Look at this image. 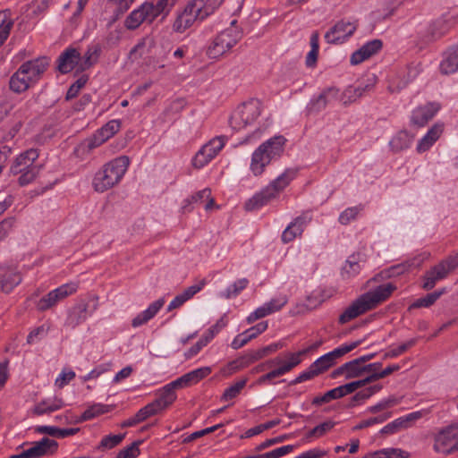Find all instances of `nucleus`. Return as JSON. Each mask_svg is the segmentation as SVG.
Returning <instances> with one entry per match:
<instances>
[{
  "label": "nucleus",
  "instance_id": "23",
  "mask_svg": "<svg viewBox=\"0 0 458 458\" xmlns=\"http://www.w3.org/2000/svg\"><path fill=\"white\" fill-rule=\"evenodd\" d=\"M21 282V276L16 267H0V289L5 293H11Z\"/></svg>",
  "mask_w": 458,
  "mask_h": 458
},
{
  "label": "nucleus",
  "instance_id": "46",
  "mask_svg": "<svg viewBox=\"0 0 458 458\" xmlns=\"http://www.w3.org/2000/svg\"><path fill=\"white\" fill-rule=\"evenodd\" d=\"M334 426L335 423L332 421H326L318 425L317 427H315L307 433L306 440L310 442L313 439H317L323 437L325 434L330 431L334 428Z\"/></svg>",
  "mask_w": 458,
  "mask_h": 458
},
{
  "label": "nucleus",
  "instance_id": "12",
  "mask_svg": "<svg viewBox=\"0 0 458 458\" xmlns=\"http://www.w3.org/2000/svg\"><path fill=\"white\" fill-rule=\"evenodd\" d=\"M241 33L232 26L219 33L207 49L208 57H220L226 54L238 41Z\"/></svg>",
  "mask_w": 458,
  "mask_h": 458
},
{
  "label": "nucleus",
  "instance_id": "37",
  "mask_svg": "<svg viewBox=\"0 0 458 458\" xmlns=\"http://www.w3.org/2000/svg\"><path fill=\"white\" fill-rule=\"evenodd\" d=\"M64 406V401L59 397L47 398L38 403L33 409L36 415H42L45 413H51L58 411Z\"/></svg>",
  "mask_w": 458,
  "mask_h": 458
},
{
  "label": "nucleus",
  "instance_id": "20",
  "mask_svg": "<svg viewBox=\"0 0 458 458\" xmlns=\"http://www.w3.org/2000/svg\"><path fill=\"white\" fill-rule=\"evenodd\" d=\"M440 108L441 105L437 102H428L416 107L411 115V124L418 127L425 126L437 114Z\"/></svg>",
  "mask_w": 458,
  "mask_h": 458
},
{
  "label": "nucleus",
  "instance_id": "64",
  "mask_svg": "<svg viewBox=\"0 0 458 458\" xmlns=\"http://www.w3.org/2000/svg\"><path fill=\"white\" fill-rule=\"evenodd\" d=\"M14 224L13 218H6L0 222V242L8 235Z\"/></svg>",
  "mask_w": 458,
  "mask_h": 458
},
{
  "label": "nucleus",
  "instance_id": "31",
  "mask_svg": "<svg viewBox=\"0 0 458 458\" xmlns=\"http://www.w3.org/2000/svg\"><path fill=\"white\" fill-rule=\"evenodd\" d=\"M206 285V280L202 279L196 284L189 286L182 293L174 297V299L169 303L167 310L171 311L174 309L181 307L184 302L192 298L197 293H199Z\"/></svg>",
  "mask_w": 458,
  "mask_h": 458
},
{
  "label": "nucleus",
  "instance_id": "35",
  "mask_svg": "<svg viewBox=\"0 0 458 458\" xmlns=\"http://www.w3.org/2000/svg\"><path fill=\"white\" fill-rule=\"evenodd\" d=\"M372 89V84L347 87L340 96V101L344 105H350L364 96V94Z\"/></svg>",
  "mask_w": 458,
  "mask_h": 458
},
{
  "label": "nucleus",
  "instance_id": "8",
  "mask_svg": "<svg viewBox=\"0 0 458 458\" xmlns=\"http://www.w3.org/2000/svg\"><path fill=\"white\" fill-rule=\"evenodd\" d=\"M46 69L42 59H30L24 63L10 80V89L17 93L25 91Z\"/></svg>",
  "mask_w": 458,
  "mask_h": 458
},
{
  "label": "nucleus",
  "instance_id": "21",
  "mask_svg": "<svg viewBox=\"0 0 458 458\" xmlns=\"http://www.w3.org/2000/svg\"><path fill=\"white\" fill-rule=\"evenodd\" d=\"M287 301L288 298L286 295H279L270 300L249 315L247 318L248 323H253L259 318L279 311L287 303Z\"/></svg>",
  "mask_w": 458,
  "mask_h": 458
},
{
  "label": "nucleus",
  "instance_id": "48",
  "mask_svg": "<svg viewBox=\"0 0 458 458\" xmlns=\"http://www.w3.org/2000/svg\"><path fill=\"white\" fill-rule=\"evenodd\" d=\"M417 343V339L412 338L408 340L407 342L394 347L390 348L384 355L385 359H391L398 357L399 355L404 353L407 350L414 346Z\"/></svg>",
  "mask_w": 458,
  "mask_h": 458
},
{
  "label": "nucleus",
  "instance_id": "33",
  "mask_svg": "<svg viewBox=\"0 0 458 458\" xmlns=\"http://www.w3.org/2000/svg\"><path fill=\"white\" fill-rule=\"evenodd\" d=\"M93 64L92 59H60L58 70L62 73H67L72 71L78 73L88 69Z\"/></svg>",
  "mask_w": 458,
  "mask_h": 458
},
{
  "label": "nucleus",
  "instance_id": "13",
  "mask_svg": "<svg viewBox=\"0 0 458 458\" xmlns=\"http://www.w3.org/2000/svg\"><path fill=\"white\" fill-rule=\"evenodd\" d=\"M227 142V137L216 136L201 147L192 159L195 168H202L214 159Z\"/></svg>",
  "mask_w": 458,
  "mask_h": 458
},
{
  "label": "nucleus",
  "instance_id": "2",
  "mask_svg": "<svg viewBox=\"0 0 458 458\" xmlns=\"http://www.w3.org/2000/svg\"><path fill=\"white\" fill-rule=\"evenodd\" d=\"M130 165L127 156H120L105 164L94 175L92 187L97 192H105L116 186Z\"/></svg>",
  "mask_w": 458,
  "mask_h": 458
},
{
  "label": "nucleus",
  "instance_id": "58",
  "mask_svg": "<svg viewBox=\"0 0 458 458\" xmlns=\"http://www.w3.org/2000/svg\"><path fill=\"white\" fill-rule=\"evenodd\" d=\"M439 70L445 75L456 72L458 71V59H442L439 64Z\"/></svg>",
  "mask_w": 458,
  "mask_h": 458
},
{
  "label": "nucleus",
  "instance_id": "17",
  "mask_svg": "<svg viewBox=\"0 0 458 458\" xmlns=\"http://www.w3.org/2000/svg\"><path fill=\"white\" fill-rule=\"evenodd\" d=\"M360 341H354L348 344H344L339 347L334 349L333 351L324 354L323 356L317 359L312 366L318 372V374L323 373L331 368L338 359L345 355L346 353L352 352L356 347L360 345Z\"/></svg>",
  "mask_w": 458,
  "mask_h": 458
},
{
  "label": "nucleus",
  "instance_id": "6",
  "mask_svg": "<svg viewBox=\"0 0 458 458\" xmlns=\"http://www.w3.org/2000/svg\"><path fill=\"white\" fill-rule=\"evenodd\" d=\"M295 170H285L266 188L248 199L245 203V208L249 211H252L259 209L268 204L271 200L278 197L279 193L295 178Z\"/></svg>",
  "mask_w": 458,
  "mask_h": 458
},
{
  "label": "nucleus",
  "instance_id": "27",
  "mask_svg": "<svg viewBox=\"0 0 458 458\" xmlns=\"http://www.w3.org/2000/svg\"><path fill=\"white\" fill-rule=\"evenodd\" d=\"M57 445L56 441L44 437L40 441L32 443L28 450L31 458H39L54 454L57 449Z\"/></svg>",
  "mask_w": 458,
  "mask_h": 458
},
{
  "label": "nucleus",
  "instance_id": "45",
  "mask_svg": "<svg viewBox=\"0 0 458 458\" xmlns=\"http://www.w3.org/2000/svg\"><path fill=\"white\" fill-rule=\"evenodd\" d=\"M380 369L381 368H375V370H370L369 373H367L365 375L366 377L363 379L350 382L349 384L351 386L352 392L356 391L358 388L362 387L369 383H372L374 381L381 379L382 377L379 372Z\"/></svg>",
  "mask_w": 458,
  "mask_h": 458
},
{
  "label": "nucleus",
  "instance_id": "60",
  "mask_svg": "<svg viewBox=\"0 0 458 458\" xmlns=\"http://www.w3.org/2000/svg\"><path fill=\"white\" fill-rule=\"evenodd\" d=\"M382 389L381 385L371 386L362 391L358 392L352 398L353 402H360L369 399L373 394L378 393Z\"/></svg>",
  "mask_w": 458,
  "mask_h": 458
},
{
  "label": "nucleus",
  "instance_id": "39",
  "mask_svg": "<svg viewBox=\"0 0 458 458\" xmlns=\"http://www.w3.org/2000/svg\"><path fill=\"white\" fill-rule=\"evenodd\" d=\"M413 141V136L407 131H400L390 140V147L395 152L408 148Z\"/></svg>",
  "mask_w": 458,
  "mask_h": 458
},
{
  "label": "nucleus",
  "instance_id": "47",
  "mask_svg": "<svg viewBox=\"0 0 458 458\" xmlns=\"http://www.w3.org/2000/svg\"><path fill=\"white\" fill-rule=\"evenodd\" d=\"M110 411L108 405L102 403H96L89 407L81 415V420H89L97 416L105 414Z\"/></svg>",
  "mask_w": 458,
  "mask_h": 458
},
{
  "label": "nucleus",
  "instance_id": "3",
  "mask_svg": "<svg viewBox=\"0 0 458 458\" xmlns=\"http://www.w3.org/2000/svg\"><path fill=\"white\" fill-rule=\"evenodd\" d=\"M285 142L284 136H275L254 150L250 164V170L254 176L261 175L271 161L282 155Z\"/></svg>",
  "mask_w": 458,
  "mask_h": 458
},
{
  "label": "nucleus",
  "instance_id": "25",
  "mask_svg": "<svg viewBox=\"0 0 458 458\" xmlns=\"http://www.w3.org/2000/svg\"><path fill=\"white\" fill-rule=\"evenodd\" d=\"M194 203L204 204L205 209L209 210L213 208L215 202L211 197V191L208 188L203 189L192 195L191 198L186 199L183 201L182 209L183 212H190L192 210L191 205Z\"/></svg>",
  "mask_w": 458,
  "mask_h": 458
},
{
  "label": "nucleus",
  "instance_id": "53",
  "mask_svg": "<svg viewBox=\"0 0 458 458\" xmlns=\"http://www.w3.org/2000/svg\"><path fill=\"white\" fill-rule=\"evenodd\" d=\"M392 416V412L387 411L385 412L379 416L369 418L368 420L360 421L359 424H357L353 429L354 430H360L368 427H370L374 424L383 423L386 420H388Z\"/></svg>",
  "mask_w": 458,
  "mask_h": 458
},
{
  "label": "nucleus",
  "instance_id": "44",
  "mask_svg": "<svg viewBox=\"0 0 458 458\" xmlns=\"http://www.w3.org/2000/svg\"><path fill=\"white\" fill-rule=\"evenodd\" d=\"M249 284L248 279L242 278L235 281L233 284L229 285L224 292L219 293V296L225 299H231L237 296L243 289L247 287Z\"/></svg>",
  "mask_w": 458,
  "mask_h": 458
},
{
  "label": "nucleus",
  "instance_id": "4",
  "mask_svg": "<svg viewBox=\"0 0 458 458\" xmlns=\"http://www.w3.org/2000/svg\"><path fill=\"white\" fill-rule=\"evenodd\" d=\"M38 152L35 148L28 149L17 156L11 166L10 174L17 177L21 186L31 183L38 175L42 165L38 162Z\"/></svg>",
  "mask_w": 458,
  "mask_h": 458
},
{
  "label": "nucleus",
  "instance_id": "16",
  "mask_svg": "<svg viewBox=\"0 0 458 458\" xmlns=\"http://www.w3.org/2000/svg\"><path fill=\"white\" fill-rule=\"evenodd\" d=\"M457 266L458 262L455 259L441 261L424 275L421 287L424 290H431L437 282L445 279Z\"/></svg>",
  "mask_w": 458,
  "mask_h": 458
},
{
  "label": "nucleus",
  "instance_id": "14",
  "mask_svg": "<svg viewBox=\"0 0 458 458\" xmlns=\"http://www.w3.org/2000/svg\"><path fill=\"white\" fill-rule=\"evenodd\" d=\"M120 127L121 123L118 120H112L108 122L102 128L98 130L91 138H89L86 140H84L78 147L76 152H90L92 149L99 147L111 137H113L120 130Z\"/></svg>",
  "mask_w": 458,
  "mask_h": 458
},
{
  "label": "nucleus",
  "instance_id": "50",
  "mask_svg": "<svg viewBox=\"0 0 458 458\" xmlns=\"http://www.w3.org/2000/svg\"><path fill=\"white\" fill-rule=\"evenodd\" d=\"M247 379H242L240 381H237L233 385L230 386L228 388H226L222 395L223 401H229L233 398H235L241 391L243 389V387L246 386Z\"/></svg>",
  "mask_w": 458,
  "mask_h": 458
},
{
  "label": "nucleus",
  "instance_id": "1",
  "mask_svg": "<svg viewBox=\"0 0 458 458\" xmlns=\"http://www.w3.org/2000/svg\"><path fill=\"white\" fill-rule=\"evenodd\" d=\"M395 290L390 283L381 284L356 299L339 317V323L345 324L385 301Z\"/></svg>",
  "mask_w": 458,
  "mask_h": 458
},
{
  "label": "nucleus",
  "instance_id": "29",
  "mask_svg": "<svg viewBox=\"0 0 458 458\" xmlns=\"http://www.w3.org/2000/svg\"><path fill=\"white\" fill-rule=\"evenodd\" d=\"M443 132V125L440 123L434 124L420 140L417 144L416 150L418 153H424L428 151L435 142L439 139Z\"/></svg>",
  "mask_w": 458,
  "mask_h": 458
},
{
  "label": "nucleus",
  "instance_id": "15",
  "mask_svg": "<svg viewBox=\"0 0 458 458\" xmlns=\"http://www.w3.org/2000/svg\"><path fill=\"white\" fill-rule=\"evenodd\" d=\"M78 288V282H69L60 285L39 299L37 303L38 310L44 311L55 307L65 298L74 294Z\"/></svg>",
  "mask_w": 458,
  "mask_h": 458
},
{
  "label": "nucleus",
  "instance_id": "62",
  "mask_svg": "<svg viewBox=\"0 0 458 458\" xmlns=\"http://www.w3.org/2000/svg\"><path fill=\"white\" fill-rule=\"evenodd\" d=\"M250 340L251 338L250 337L247 331H244L234 337L231 344V346L233 349L238 350L243 347L245 344H247Z\"/></svg>",
  "mask_w": 458,
  "mask_h": 458
},
{
  "label": "nucleus",
  "instance_id": "56",
  "mask_svg": "<svg viewBox=\"0 0 458 458\" xmlns=\"http://www.w3.org/2000/svg\"><path fill=\"white\" fill-rule=\"evenodd\" d=\"M13 25L12 19L8 18L5 14H0V46L8 38Z\"/></svg>",
  "mask_w": 458,
  "mask_h": 458
},
{
  "label": "nucleus",
  "instance_id": "51",
  "mask_svg": "<svg viewBox=\"0 0 458 458\" xmlns=\"http://www.w3.org/2000/svg\"><path fill=\"white\" fill-rule=\"evenodd\" d=\"M360 271V265L354 257L348 259L342 269V275L344 277L350 278L358 275Z\"/></svg>",
  "mask_w": 458,
  "mask_h": 458
},
{
  "label": "nucleus",
  "instance_id": "52",
  "mask_svg": "<svg viewBox=\"0 0 458 458\" xmlns=\"http://www.w3.org/2000/svg\"><path fill=\"white\" fill-rule=\"evenodd\" d=\"M294 449V446L292 445H284L281 447H278L276 449H274L270 452H267L263 454H258V455H251L252 458H280L291 452H293Z\"/></svg>",
  "mask_w": 458,
  "mask_h": 458
},
{
  "label": "nucleus",
  "instance_id": "11",
  "mask_svg": "<svg viewBox=\"0 0 458 458\" xmlns=\"http://www.w3.org/2000/svg\"><path fill=\"white\" fill-rule=\"evenodd\" d=\"M262 105L258 99H251L238 106L230 118V126L240 131L252 124L261 114Z\"/></svg>",
  "mask_w": 458,
  "mask_h": 458
},
{
  "label": "nucleus",
  "instance_id": "57",
  "mask_svg": "<svg viewBox=\"0 0 458 458\" xmlns=\"http://www.w3.org/2000/svg\"><path fill=\"white\" fill-rule=\"evenodd\" d=\"M88 81V76H81L71 87L66 93V99L71 100L76 98L81 89L85 86Z\"/></svg>",
  "mask_w": 458,
  "mask_h": 458
},
{
  "label": "nucleus",
  "instance_id": "40",
  "mask_svg": "<svg viewBox=\"0 0 458 458\" xmlns=\"http://www.w3.org/2000/svg\"><path fill=\"white\" fill-rule=\"evenodd\" d=\"M383 47L380 39H373L362 45L351 57H370L377 55Z\"/></svg>",
  "mask_w": 458,
  "mask_h": 458
},
{
  "label": "nucleus",
  "instance_id": "7",
  "mask_svg": "<svg viewBox=\"0 0 458 458\" xmlns=\"http://www.w3.org/2000/svg\"><path fill=\"white\" fill-rule=\"evenodd\" d=\"M318 345V344H316L314 348ZM311 349H313V347L307 348L297 352H288L284 355V358L276 357L267 360V366L268 368H273L275 366L277 368L259 377L256 381V385L263 386L270 384L274 378L290 372L301 362V357L308 353Z\"/></svg>",
  "mask_w": 458,
  "mask_h": 458
},
{
  "label": "nucleus",
  "instance_id": "34",
  "mask_svg": "<svg viewBox=\"0 0 458 458\" xmlns=\"http://www.w3.org/2000/svg\"><path fill=\"white\" fill-rule=\"evenodd\" d=\"M165 301L164 299H159L154 302H152L148 309L139 313L131 321V326L133 327H140L153 318L156 314L160 310V309L164 306Z\"/></svg>",
  "mask_w": 458,
  "mask_h": 458
},
{
  "label": "nucleus",
  "instance_id": "32",
  "mask_svg": "<svg viewBox=\"0 0 458 458\" xmlns=\"http://www.w3.org/2000/svg\"><path fill=\"white\" fill-rule=\"evenodd\" d=\"M182 388L176 380L167 384L163 387L160 395L157 399L153 401L154 403L158 404L159 411H163L174 403L176 399L175 389Z\"/></svg>",
  "mask_w": 458,
  "mask_h": 458
},
{
  "label": "nucleus",
  "instance_id": "36",
  "mask_svg": "<svg viewBox=\"0 0 458 458\" xmlns=\"http://www.w3.org/2000/svg\"><path fill=\"white\" fill-rule=\"evenodd\" d=\"M211 371L212 369L210 367L199 368L197 369L190 371L189 373H186L185 375L177 378L176 381L179 384V386L182 388L185 386L197 384L199 381L208 377L211 373Z\"/></svg>",
  "mask_w": 458,
  "mask_h": 458
},
{
  "label": "nucleus",
  "instance_id": "30",
  "mask_svg": "<svg viewBox=\"0 0 458 458\" xmlns=\"http://www.w3.org/2000/svg\"><path fill=\"white\" fill-rule=\"evenodd\" d=\"M88 318V304L80 302L74 305L68 312L65 320V326L71 328H75L80 324L83 323Z\"/></svg>",
  "mask_w": 458,
  "mask_h": 458
},
{
  "label": "nucleus",
  "instance_id": "42",
  "mask_svg": "<svg viewBox=\"0 0 458 458\" xmlns=\"http://www.w3.org/2000/svg\"><path fill=\"white\" fill-rule=\"evenodd\" d=\"M408 452L400 448H384L374 453H369L363 458H409Z\"/></svg>",
  "mask_w": 458,
  "mask_h": 458
},
{
  "label": "nucleus",
  "instance_id": "61",
  "mask_svg": "<svg viewBox=\"0 0 458 458\" xmlns=\"http://www.w3.org/2000/svg\"><path fill=\"white\" fill-rule=\"evenodd\" d=\"M140 442H133L131 445L122 449L117 458H136L140 454Z\"/></svg>",
  "mask_w": 458,
  "mask_h": 458
},
{
  "label": "nucleus",
  "instance_id": "54",
  "mask_svg": "<svg viewBox=\"0 0 458 458\" xmlns=\"http://www.w3.org/2000/svg\"><path fill=\"white\" fill-rule=\"evenodd\" d=\"M125 434L108 435L102 438L98 448L99 449H112L118 445L124 438Z\"/></svg>",
  "mask_w": 458,
  "mask_h": 458
},
{
  "label": "nucleus",
  "instance_id": "43",
  "mask_svg": "<svg viewBox=\"0 0 458 458\" xmlns=\"http://www.w3.org/2000/svg\"><path fill=\"white\" fill-rule=\"evenodd\" d=\"M196 21H198L193 16H191L185 10L179 14L174 23V30L177 32H183L190 27H191Z\"/></svg>",
  "mask_w": 458,
  "mask_h": 458
},
{
  "label": "nucleus",
  "instance_id": "28",
  "mask_svg": "<svg viewBox=\"0 0 458 458\" xmlns=\"http://www.w3.org/2000/svg\"><path fill=\"white\" fill-rule=\"evenodd\" d=\"M353 393L352 388H351V386L349 383L345 384V385H343V386H339L335 388H333L329 391H327V393H325L324 394L322 395H319V396H316L313 400H312V404L313 405H321V404H324V403H330L331 401L333 400H336V399H339L341 397H344L349 394H352Z\"/></svg>",
  "mask_w": 458,
  "mask_h": 458
},
{
  "label": "nucleus",
  "instance_id": "18",
  "mask_svg": "<svg viewBox=\"0 0 458 458\" xmlns=\"http://www.w3.org/2000/svg\"><path fill=\"white\" fill-rule=\"evenodd\" d=\"M224 0H192L188 3L184 10L197 21H203L212 14Z\"/></svg>",
  "mask_w": 458,
  "mask_h": 458
},
{
  "label": "nucleus",
  "instance_id": "41",
  "mask_svg": "<svg viewBox=\"0 0 458 458\" xmlns=\"http://www.w3.org/2000/svg\"><path fill=\"white\" fill-rule=\"evenodd\" d=\"M445 293V289L430 293L424 297L415 300L409 307V310L420 309V308H429Z\"/></svg>",
  "mask_w": 458,
  "mask_h": 458
},
{
  "label": "nucleus",
  "instance_id": "49",
  "mask_svg": "<svg viewBox=\"0 0 458 458\" xmlns=\"http://www.w3.org/2000/svg\"><path fill=\"white\" fill-rule=\"evenodd\" d=\"M361 210H362L361 206H355V207H351V208H346L340 214V216L338 217L339 223L342 225L350 224L352 221H353L357 218V216H359V214Z\"/></svg>",
  "mask_w": 458,
  "mask_h": 458
},
{
  "label": "nucleus",
  "instance_id": "5",
  "mask_svg": "<svg viewBox=\"0 0 458 458\" xmlns=\"http://www.w3.org/2000/svg\"><path fill=\"white\" fill-rule=\"evenodd\" d=\"M174 0H157L154 2H145L138 8L134 9L126 18L124 24L129 30L139 28L143 22L151 23L160 15H166Z\"/></svg>",
  "mask_w": 458,
  "mask_h": 458
},
{
  "label": "nucleus",
  "instance_id": "38",
  "mask_svg": "<svg viewBox=\"0 0 458 458\" xmlns=\"http://www.w3.org/2000/svg\"><path fill=\"white\" fill-rule=\"evenodd\" d=\"M131 55L134 56L157 55L154 38L146 37L142 38L131 50Z\"/></svg>",
  "mask_w": 458,
  "mask_h": 458
},
{
  "label": "nucleus",
  "instance_id": "19",
  "mask_svg": "<svg viewBox=\"0 0 458 458\" xmlns=\"http://www.w3.org/2000/svg\"><path fill=\"white\" fill-rule=\"evenodd\" d=\"M356 30V25L348 21H340L325 34L329 44H342Z\"/></svg>",
  "mask_w": 458,
  "mask_h": 458
},
{
  "label": "nucleus",
  "instance_id": "55",
  "mask_svg": "<svg viewBox=\"0 0 458 458\" xmlns=\"http://www.w3.org/2000/svg\"><path fill=\"white\" fill-rule=\"evenodd\" d=\"M157 407L158 404L154 403L153 402L147 404L146 406L139 410L138 412L136 413L137 420H140V422H142L148 418L157 414L158 412H160Z\"/></svg>",
  "mask_w": 458,
  "mask_h": 458
},
{
  "label": "nucleus",
  "instance_id": "59",
  "mask_svg": "<svg viewBox=\"0 0 458 458\" xmlns=\"http://www.w3.org/2000/svg\"><path fill=\"white\" fill-rule=\"evenodd\" d=\"M75 377V372L72 369H64L55 381V386L63 388Z\"/></svg>",
  "mask_w": 458,
  "mask_h": 458
},
{
  "label": "nucleus",
  "instance_id": "26",
  "mask_svg": "<svg viewBox=\"0 0 458 458\" xmlns=\"http://www.w3.org/2000/svg\"><path fill=\"white\" fill-rule=\"evenodd\" d=\"M310 219L309 216H301L294 219L283 232L282 241L287 243L301 236Z\"/></svg>",
  "mask_w": 458,
  "mask_h": 458
},
{
  "label": "nucleus",
  "instance_id": "22",
  "mask_svg": "<svg viewBox=\"0 0 458 458\" xmlns=\"http://www.w3.org/2000/svg\"><path fill=\"white\" fill-rule=\"evenodd\" d=\"M426 414V411H418L409 413L403 417H400L386 425L381 429V433L388 435L394 434L402 429L411 427L415 420L421 419Z\"/></svg>",
  "mask_w": 458,
  "mask_h": 458
},
{
  "label": "nucleus",
  "instance_id": "24",
  "mask_svg": "<svg viewBox=\"0 0 458 458\" xmlns=\"http://www.w3.org/2000/svg\"><path fill=\"white\" fill-rule=\"evenodd\" d=\"M338 98H340L338 89L330 87L321 92L316 98L311 99L308 108L310 112H319L325 109L328 104Z\"/></svg>",
  "mask_w": 458,
  "mask_h": 458
},
{
  "label": "nucleus",
  "instance_id": "63",
  "mask_svg": "<svg viewBox=\"0 0 458 458\" xmlns=\"http://www.w3.org/2000/svg\"><path fill=\"white\" fill-rule=\"evenodd\" d=\"M318 372L315 369L312 364L308 368L307 370L301 373L294 380L293 384H299L306 380H310L316 376H318Z\"/></svg>",
  "mask_w": 458,
  "mask_h": 458
},
{
  "label": "nucleus",
  "instance_id": "9",
  "mask_svg": "<svg viewBox=\"0 0 458 458\" xmlns=\"http://www.w3.org/2000/svg\"><path fill=\"white\" fill-rule=\"evenodd\" d=\"M432 449L445 456L458 452V421L437 428L432 435Z\"/></svg>",
  "mask_w": 458,
  "mask_h": 458
},
{
  "label": "nucleus",
  "instance_id": "10",
  "mask_svg": "<svg viewBox=\"0 0 458 458\" xmlns=\"http://www.w3.org/2000/svg\"><path fill=\"white\" fill-rule=\"evenodd\" d=\"M375 355V353H369L346 362L336 369L333 376L344 375L346 379L363 377L370 370H375V368H381L382 364L380 362L367 363L371 360Z\"/></svg>",
  "mask_w": 458,
  "mask_h": 458
}]
</instances>
